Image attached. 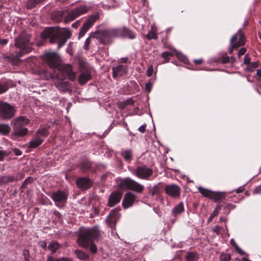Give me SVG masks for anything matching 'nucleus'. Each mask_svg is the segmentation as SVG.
<instances>
[{
  "label": "nucleus",
  "instance_id": "nucleus-1",
  "mask_svg": "<svg viewBox=\"0 0 261 261\" xmlns=\"http://www.w3.org/2000/svg\"><path fill=\"white\" fill-rule=\"evenodd\" d=\"M102 233L97 227L83 229L79 235L77 243L79 246L88 248L90 246V251L93 253L97 252V247L93 243L94 240L97 241L101 237Z\"/></svg>",
  "mask_w": 261,
  "mask_h": 261
},
{
  "label": "nucleus",
  "instance_id": "nucleus-2",
  "mask_svg": "<svg viewBox=\"0 0 261 261\" xmlns=\"http://www.w3.org/2000/svg\"><path fill=\"white\" fill-rule=\"evenodd\" d=\"M71 33L67 29H59L56 27L46 28L42 32L41 36L43 38L49 39L51 43H55L58 41V47L63 46L67 40L70 37Z\"/></svg>",
  "mask_w": 261,
  "mask_h": 261
},
{
  "label": "nucleus",
  "instance_id": "nucleus-3",
  "mask_svg": "<svg viewBox=\"0 0 261 261\" xmlns=\"http://www.w3.org/2000/svg\"><path fill=\"white\" fill-rule=\"evenodd\" d=\"M30 35L26 32H22L15 39L14 45L20 51L16 55V58L19 59L23 55L28 54L32 50L30 43Z\"/></svg>",
  "mask_w": 261,
  "mask_h": 261
},
{
  "label": "nucleus",
  "instance_id": "nucleus-4",
  "mask_svg": "<svg viewBox=\"0 0 261 261\" xmlns=\"http://www.w3.org/2000/svg\"><path fill=\"white\" fill-rule=\"evenodd\" d=\"M119 187L120 189H127L139 193H142L144 189L143 185L129 177L121 179L119 184Z\"/></svg>",
  "mask_w": 261,
  "mask_h": 261
},
{
  "label": "nucleus",
  "instance_id": "nucleus-5",
  "mask_svg": "<svg viewBox=\"0 0 261 261\" xmlns=\"http://www.w3.org/2000/svg\"><path fill=\"white\" fill-rule=\"evenodd\" d=\"M246 39L241 30L233 35L230 40L231 46L229 49V53L231 54L233 49H238L240 46H243L245 43Z\"/></svg>",
  "mask_w": 261,
  "mask_h": 261
},
{
  "label": "nucleus",
  "instance_id": "nucleus-6",
  "mask_svg": "<svg viewBox=\"0 0 261 261\" xmlns=\"http://www.w3.org/2000/svg\"><path fill=\"white\" fill-rule=\"evenodd\" d=\"M16 109L8 103L0 102V117L3 119H10L15 116Z\"/></svg>",
  "mask_w": 261,
  "mask_h": 261
},
{
  "label": "nucleus",
  "instance_id": "nucleus-7",
  "mask_svg": "<svg viewBox=\"0 0 261 261\" xmlns=\"http://www.w3.org/2000/svg\"><path fill=\"white\" fill-rule=\"evenodd\" d=\"M90 8L85 5H82L71 10L64 19V22L67 23L73 20L81 15L88 12Z\"/></svg>",
  "mask_w": 261,
  "mask_h": 261
},
{
  "label": "nucleus",
  "instance_id": "nucleus-8",
  "mask_svg": "<svg viewBox=\"0 0 261 261\" xmlns=\"http://www.w3.org/2000/svg\"><path fill=\"white\" fill-rule=\"evenodd\" d=\"M57 69L61 74L71 81H74L76 79V73L72 70V66L69 64H61L59 65Z\"/></svg>",
  "mask_w": 261,
  "mask_h": 261
},
{
  "label": "nucleus",
  "instance_id": "nucleus-9",
  "mask_svg": "<svg viewBox=\"0 0 261 261\" xmlns=\"http://www.w3.org/2000/svg\"><path fill=\"white\" fill-rule=\"evenodd\" d=\"M133 173L139 178L148 179L152 175L153 170L146 166H138Z\"/></svg>",
  "mask_w": 261,
  "mask_h": 261
},
{
  "label": "nucleus",
  "instance_id": "nucleus-10",
  "mask_svg": "<svg viewBox=\"0 0 261 261\" xmlns=\"http://www.w3.org/2000/svg\"><path fill=\"white\" fill-rule=\"evenodd\" d=\"M45 60L48 66L52 68L57 69L60 64V58L56 53H50L45 55Z\"/></svg>",
  "mask_w": 261,
  "mask_h": 261
},
{
  "label": "nucleus",
  "instance_id": "nucleus-11",
  "mask_svg": "<svg viewBox=\"0 0 261 261\" xmlns=\"http://www.w3.org/2000/svg\"><path fill=\"white\" fill-rule=\"evenodd\" d=\"M98 15L95 14L91 15L88 17L86 21L84 23L83 27L80 29L79 37H83L87 31L90 28L96 20L98 18Z\"/></svg>",
  "mask_w": 261,
  "mask_h": 261
},
{
  "label": "nucleus",
  "instance_id": "nucleus-12",
  "mask_svg": "<svg viewBox=\"0 0 261 261\" xmlns=\"http://www.w3.org/2000/svg\"><path fill=\"white\" fill-rule=\"evenodd\" d=\"M96 35V37L99 38L100 42L104 44L109 43L110 39L113 38L111 29L98 31Z\"/></svg>",
  "mask_w": 261,
  "mask_h": 261
},
{
  "label": "nucleus",
  "instance_id": "nucleus-13",
  "mask_svg": "<svg viewBox=\"0 0 261 261\" xmlns=\"http://www.w3.org/2000/svg\"><path fill=\"white\" fill-rule=\"evenodd\" d=\"M53 200L55 201L56 205L60 206L61 203L66 202L68 197V195L63 191H58L54 192L51 196Z\"/></svg>",
  "mask_w": 261,
  "mask_h": 261
},
{
  "label": "nucleus",
  "instance_id": "nucleus-14",
  "mask_svg": "<svg viewBox=\"0 0 261 261\" xmlns=\"http://www.w3.org/2000/svg\"><path fill=\"white\" fill-rule=\"evenodd\" d=\"M120 216L118 210L115 209L111 211L106 219V223L107 225L111 228L115 229L116 223L117 220L119 219Z\"/></svg>",
  "mask_w": 261,
  "mask_h": 261
},
{
  "label": "nucleus",
  "instance_id": "nucleus-15",
  "mask_svg": "<svg viewBox=\"0 0 261 261\" xmlns=\"http://www.w3.org/2000/svg\"><path fill=\"white\" fill-rule=\"evenodd\" d=\"M166 193L172 197H177L179 196L180 193V187L175 184L166 185L165 187Z\"/></svg>",
  "mask_w": 261,
  "mask_h": 261
},
{
  "label": "nucleus",
  "instance_id": "nucleus-16",
  "mask_svg": "<svg viewBox=\"0 0 261 261\" xmlns=\"http://www.w3.org/2000/svg\"><path fill=\"white\" fill-rule=\"evenodd\" d=\"M13 132L11 134L10 138L13 140H16L20 137L26 136L28 133V129L23 127L12 126Z\"/></svg>",
  "mask_w": 261,
  "mask_h": 261
},
{
  "label": "nucleus",
  "instance_id": "nucleus-17",
  "mask_svg": "<svg viewBox=\"0 0 261 261\" xmlns=\"http://www.w3.org/2000/svg\"><path fill=\"white\" fill-rule=\"evenodd\" d=\"M76 184L78 188L86 190L92 186V181L88 177H79L76 180Z\"/></svg>",
  "mask_w": 261,
  "mask_h": 261
},
{
  "label": "nucleus",
  "instance_id": "nucleus-18",
  "mask_svg": "<svg viewBox=\"0 0 261 261\" xmlns=\"http://www.w3.org/2000/svg\"><path fill=\"white\" fill-rule=\"evenodd\" d=\"M51 78L54 80V84L55 86L61 91H67L69 89V82L67 81H64L63 80H60L58 76L55 77V76L52 75Z\"/></svg>",
  "mask_w": 261,
  "mask_h": 261
},
{
  "label": "nucleus",
  "instance_id": "nucleus-19",
  "mask_svg": "<svg viewBox=\"0 0 261 261\" xmlns=\"http://www.w3.org/2000/svg\"><path fill=\"white\" fill-rule=\"evenodd\" d=\"M136 196L131 192H127L124 196L122 201V205L124 208H127L134 204Z\"/></svg>",
  "mask_w": 261,
  "mask_h": 261
},
{
  "label": "nucleus",
  "instance_id": "nucleus-20",
  "mask_svg": "<svg viewBox=\"0 0 261 261\" xmlns=\"http://www.w3.org/2000/svg\"><path fill=\"white\" fill-rule=\"evenodd\" d=\"M122 193L120 192H113L110 195L108 206L112 207L118 203L122 198Z\"/></svg>",
  "mask_w": 261,
  "mask_h": 261
},
{
  "label": "nucleus",
  "instance_id": "nucleus-21",
  "mask_svg": "<svg viewBox=\"0 0 261 261\" xmlns=\"http://www.w3.org/2000/svg\"><path fill=\"white\" fill-rule=\"evenodd\" d=\"M113 71V77L114 79L120 77L127 72V67L126 66L123 65H119L116 67H113L112 68Z\"/></svg>",
  "mask_w": 261,
  "mask_h": 261
},
{
  "label": "nucleus",
  "instance_id": "nucleus-22",
  "mask_svg": "<svg viewBox=\"0 0 261 261\" xmlns=\"http://www.w3.org/2000/svg\"><path fill=\"white\" fill-rule=\"evenodd\" d=\"M30 120L24 116H19L15 118L11 121L12 126L23 127L28 124Z\"/></svg>",
  "mask_w": 261,
  "mask_h": 261
},
{
  "label": "nucleus",
  "instance_id": "nucleus-23",
  "mask_svg": "<svg viewBox=\"0 0 261 261\" xmlns=\"http://www.w3.org/2000/svg\"><path fill=\"white\" fill-rule=\"evenodd\" d=\"M91 79L90 72L88 70L82 71L79 77V82L81 85L85 84Z\"/></svg>",
  "mask_w": 261,
  "mask_h": 261
},
{
  "label": "nucleus",
  "instance_id": "nucleus-24",
  "mask_svg": "<svg viewBox=\"0 0 261 261\" xmlns=\"http://www.w3.org/2000/svg\"><path fill=\"white\" fill-rule=\"evenodd\" d=\"M43 138H39L35 136L31 140L28 144V147L30 148H36L39 146L43 142Z\"/></svg>",
  "mask_w": 261,
  "mask_h": 261
},
{
  "label": "nucleus",
  "instance_id": "nucleus-25",
  "mask_svg": "<svg viewBox=\"0 0 261 261\" xmlns=\"http://www.w3.org/2000/svg\"><path fill=\"white\" fill-rule=\"evenodd\" d=\"M199 258V254L196 252H188L185 257V261H197Z\"/></svg>",
  "mask_w": 261,
  "mask_h": 261
},
{
  "label": "nucleus",
  "instance_id": "nucleus-26",
  "mask_svg": "<svg viewBox=\"0 0 261 261\" xmlns=\"http://www.w3.org/2000/svg\"><path fill=\"white\" fill-rule=\"evenodd\" d=\"M122 34L121 37H126L130 39H134L136 37L135 34L133 31L125 27L122 28Z\"/></svg>",
  "mask_w": 261,
  "mask_h": 261
},
{
  "label": "nucleus",
  "instance_id": "nucleus-27",
  "mask_svg": "<svg viewBox=\"0 0 261 261\" xmlns=\"http://www.w3.org/2000/svg\"><path fill=\"white\" fill-rule=\"evenodd\" d=\"M48 135L47 129L45 127L38 129L35 133V136L43 139Z\"/></svg>",
  "mask_w": 261,
  "mask_h": 261
},
{
  "label": "nucleus",
  "instance_id": "nucleus-28",
  "mask_svg": "<svg viewBox=\"0 0 261 261\" xmlns=\"http://www.w3.org/2000/svg\"><path fill=\"white\" fill-rule=\"evenodd\" d=\"M11 130L10 126L7 124L0 123V134L3 135H7Z\"/></svg>",
  "mask_w": 261,
  "mask_h": 261
},
{
  "label": "nucleus",
  "instance_id": "nucleus-29",
  "mask_svg": "<svg viewBox=\"0 0 261 261\" xmlns=\"http://www.w3.org/2000/svg\"><path fill=\"white\" fill-rule=\"evenodd\" d=\"M224 196V193L219 192H213L212 191L209 198L214 200L215 201H218Z\"/></svg>",
  "mask_w": 261,
  "mask_h": 261
},
{
  "label": "nucleus",
  "instance_id": "nucleus-30",
  "mask_svg": "<svg viewBox=\"0 0 261 261\" xmlns=\"http://www.w3.org/2000/svg\"><path fill=\"white\" fill-rule=\"evenodd\" d=\"M184 211V204L182 202L179 203L173 209L172 212L174 215H178Z\"/></svg>",
  "mask_w": 261,
  "mask_h": 261
},
{
  "label": "nucleus",
  "instance_id": "nucleus-31",
  "mask_svg": "<svg viewBox=\"0 0 261 261\" xmlns=\"http://www.w3.org/2000/svg\"><path fill=\"white\" fill-rule=\"evenodd\" d=\"M60 247V245L57 242L54 241L48 245V249L53 253L56 252Z\"/></svg>",
  "mask_w": 261,
  "mask_h": 261
},
{
  "label": "nucleus",
  "instance_id": "nucleus-32",
  "mask_svg": "<svg viewBox=\"0 0 261 261\" xmlns=\"http://www.w3.org/2000/svg\"><path fill=\"white\" fill-rule=\"evenodd\" d=\"M75 254L76 255L77 257L80 260H85L89 258L88 254L82 250H75Z\"/></svg>",
  "mask_w": 261,
  "mask_h": 261
},
{
  "label": "nucleus",
  "instance_id": "nucleus-33",
  "mask_svg": "<svg viewBox=\"0 0 261 261\" xmlns=\"http://www.w3.org/2000/svg\"><path fill=\"white\" fill-rule=\"evenodd\" d=\"M121 155L126 161L130 162L132 159V154L130 150H126L121 152Z\"/></svg>",
  "mask_w": 261,
  "mask_h": 261
},
{
  "label": "nucleus",
  "instance_id": "nucleus-34",
  "mask_svg": "<svg viewBox=\"0 0 261 261\" xmlns=\"http://www.w3.org/2000/svg\"><path fill=\"white\" fill-rule=\"evenodd\" d=\"M198 192H200L203 196L207 198H210L212 193V191L204 189L201 187H199L198 188Z\"/></svg>",
  "mask_w": 261,
  "mask_h": 261
},
{
  "label": "nucleus",
  "instance_id": "nucleus-35",
  "mask_svg": "<svg viewBox=\"0 0 261 261\" xmlns=\"http://www.w3.org/2000/svg\"><path fill=\"white\" fill-rule=\"evenodd\" d=\"M44 1V0H28L27 7L28 9H32L35 7L38 4Z\"/></svg>",
  "mask_w": 261,
  "mask_h": 261
},
{
  "label": "nucleus",
  "instance_id": "nucleus-36",
  "mask_svg": "<svg viewBox=\"0 0 261 261\" xmlns=\"http://www.w3.org/2000/svg\"><path fill=\"white\" fill-rule=\"evenodd\" d=\"M62 15L61 11L55 12L51 14V18L55 22H59L62 20Z\"/></svg>",
  "mask_w": 261,
  "mask_h": 261
},
{
  "label": "nucleus",
  "instance_id": "nucleus-37",
  "mask_svg": "<svg viewBox=\"0 0 261 261\" xmlns=\"http://www.w3.org/2000/svg\"><path fill=\"white\" fill-rule=\"evenodd\" d=\"M113 38L114 37H121L122 34V28L118 29H111Z\"/></svg>",
  "mask_w": 261,
  "mask_h": 261
},
{
  "label": "nucleus",
  "instance_id": "nucleus-38",
  "mask_svg": "<svg viewBox=\"0 0 261 261\" xmlns=\"http://www.w3.org/2000/svg\"><path fill=\"white\" fill-rule=\"evenodd\" d=\"M259 63L258 62H254L252 63H250L247 65V68H246V70L251 72L253 71V70L257 68L258 66Z\"/></svg>",
  "mask_w": 261,
  "mask_h": 261
},
{
  "label": "nucleus",
  "instance_id": "nucleus-39",
  "mask_svg": "<svg viewBox=\"0 0 261 261\" xmlns=\"http://www.w3.org/2000/svg\"><path fill=\"white\" fill-rule=\"evenodd\" d=\"M91 167V164L89 162H85L81 164V169L83 172L89 170Z\"/></svg>",
  "mask_w": 261,
  "mask_h": 261
},
{
  "label": "nucleus",
  "instance_id": "nucleus-40",
  "mask_svg": "<svg viewBox=\"0 0 261 261\" xmlns=\"http://www.w3.org/2000/svg\"><path fill=\"white\" fill-rule=\"evenodd\" d=\"M220 208H221V206L220 205H218L216 207L215 210L213 211V212L212 213V214H211V215L209 217L208 220V222L211 221L213 220L214 217H215L216 216H217V215L218 214V212L220 210Z\"/></svg>",
  "mask_w": 261,
  "mask_h": 261
},
{
  "label": "nucleus",
  "instance_id": "nucleus-41",
  "mask_svg": "<svg viewBox=\"0 0 261 261\" xmlns=\"http://www.w3.org/2000/svg\"><path fill=\"white\" fill-rule=\"evenodd\" d=\"M230 258V255L226 253H222L220 256L221 261H229Z\"/></svg>",
  "mask_w": 261,
  "mask_h": 261
},
{
  "label": "nucleus",
  "instance_id": "nucleus-42",
  "mask_svg": "<svg viewBox=\"0 0 261 261\" xmlns=\"http://www.w3.org/2000/svg\"><path fill=\"white\" fill-rule=\"evenodd\" d=\"M47 261H71V260L68 258L63 257L61 258H55L51 256H49L47 258Z\"/></svg>",
  "mask_w": 261,
  "mask_h": 261
},
{
  "label": "nucleus",
  "instance_id": "nucleus-43",
  "mask_svg": "<svg viewBox=\"0 0 261 261\" xmlns=\"http://www.w3.org/2000/svg\"><path fill=\"white\" fill-rule=\"evenodd\" d=\"M219 60L221 63L225 64L230 62V58L226 55H224L220 58Z\"/></svg>",
  "mask_w": 261,
  "mask_h": 261
},
{
  "label": "nucleus",
  "instance_id": "nucleus-44",
  "mask_svg": "<svg viewBox=\"0 0 261 261\" xmlns=\"http://www.w3.org/2000/svg\"><path fill=\"white\" fill-rule=\"evenodd\" d=\"M133 100L132 99H128L127 100L122 102L119 103V106L120 108L123 109L127 105L133 104Z\"/></svg>",
  "mask_w": 261,
  "mask_h": 261
},
{
  "label": "nucleus",
  "instance_id": "nucleus-45",
  "mask_svg": "<svg viewBox=\"0 0 261 261\" xmlns=\"http://www.w3.org/2000/svg\"><path fill=\"white\" fill-rule=\"evenodd\" d=\"M146 37L149 39H157L158 35L153 32L150 31L148 32Z\"/></svg>",
  "mask_w": 261,
  "mask_h": 261
},
{
  "label": "nucleus",
  "instance_id": "nucleus-46",
  "mask_svg": "<svg viewBox=\"0 0 261 261\" xmlns=\"http://www.w3.org/2000/svg\"><path fill=\"white\" fill-rule=\"evenodd\" d=\"M173 56V54L170 52H164L162 54V57L166 60V62L169 61V57Z\"/></svg>",
  "mask_w": 261,
  "mask_h": 261
},
{
  "label": "nucleus",
  "instance_id": "nucleus-47",
  "mask_svg": "<svg viewBox=\"0 0 261 261\" xmlns=\"http://www.w3.org/2000/svg\"><path fill=\"white\" fill-rule=\"evenodd\" d=\"M150 192L152 196L156 195L159 192V188L158 186H155L151 190H150Z\"/></svg>",
  "mask_w": 261,
  "mask_h": 261
},
{
  "label": "nucleus",
  "instance_id": "nucleus-48",
  "mask_svg": "<svg viewBox=\"0 0 261 261\" xmlns=\"http://www.w3.org/2000/svg\"><path fill=\"white\" fill-rule=\"evenodd\" d=\"M153 72V68L152 65H150L147 70L146 74L148 76H151Z\"/></svg>",
  "mask_w": 261,
  "mask_h": 261
},
{
  "label": "nucleus",
  "instance_id": "nucleus-49",
  "mask_svg": "<svg viewBox=\"0 0 261 261\" xmlns=\"http://www.w3.org/2000/svg\"><path fill=\"white\" fill-rule=\"evenodd\" d=\"M246 52V49L244 47L241 48L238 53V56L239 58H241V57L244 55L245 54Z\"/></svg>",
  "mask_w": 261,
  "mask_h": 261
},
{
  "label": "nucleus",
  "instance_id": "nucleus-50",
  "mask_svg": "<svg viewBox=\"0 0 261 261\" xmlns=\"http://www.w3.org/2000/svg\"><path fill=\"white\" fill-rule=\"evenodd\" d=\"M21 178H22V176H20L19 178H15L13 176L8 175V176H7L8 182H13L15 180H18L19 179H20Z\"/></svg>",
  "mask_w": 261,
  "mask_h": 261
},
{
  "label": "nucleus",
  "instance_id": "nucleus-51",
  "mask_svg": "<svg viewBox=\"0 0 261 261\" xmlns=\"http://www.w3.org/2000/svg\"><path fill=\"white\" fill-rule=\"evenodd\" d=\"M250 63V58L249 56L247 54L245 56L244 59V64L246 65H249Z\"/></svg>",
  "mask_w": 261,
  "mask_h": 261
},
{
  "label": "nucleus",
  "instance_id": "nucleus-52",
  "mask_svg": "<svg viewBox=\"0 0 261 261\" xmlns=\"http://www.w3.org/2000/svg\"><path fill=\"white\" fill-rule=\"evenodd\" d=\"M8 89V88L6 85L0 84V94L5 92Z\"/></svg>",
  "mask_w": 261,
  "mask_h": 261
},
{
  "label": "nucleus",
  "instance_id": "nucleus-53",
  "mask_svg": "<svg viewBox=\"0 0 261 261\" xmlns=\"http://www.w3.org/2000/svg\"><path fill=\"white\" fill-rule=\"evenodd\" d=\"M33 181V179L32 177H28L27 178L22 184V187L25 188L26 185L28 184L29 183Z\"/></svg>",
  "mask_w": 261,
  "mask_h": 261
},
{
  "label": "nucleus",
  "instance_id": "nucleus-54",
  "mask_svg": "<svg viewBox=\"0 0 261 261\" xmlns=\"http://www.w3.org/2000/svg\"><path fill=\"white\" fill-rule=\"evenodd\" d=\"M92 36H89L88 38H87L85 41V48L86 49H88V46L90 44V42H91V37H92Z\"/></svg>",
  "mask_w": 261,
  "mask_h": 261
},
{
  "label": "nucleus",
  "instance_id": "nucleus-55",
  "mask_svg": "<svg viewBox=\"0 0 261 261\" xmlns=\"http://www.w3.org/2000/svg\"><path fill=\"white\" fill-rule=\"evenodd\" d=\"M7 183H8L7 176H5L0 177V185H3Z\"/></svg>",
  "mask_w": 261,
  "mask_h": 261
},
{
  "label": "nucleus",
  "instance_id": "nucleus-56",
  "mask_svg": "<svg viewBox=\"0 0 261 261\" xmlns=\"http://www.w3.org/2000/svg\"><path fill=\"white\" fill-rule=\"evenodd\" d=\"M253 193V194H261V184L254 189Z\"/></svg>",
  "mask_w": 261,
  "mask_h": 261
},
{
  "label": "nucleus",
  "instance_id": "nucleus-57",
  "mask_svg": "<svg viewBox=\"0 0 261 261\" xmlns=\"http://www.w3.org/2000/svg\"><path fill=\"white\" fill-rule=\"evenodd\" d=\"M7 155V154L5 151L0 150V161H3L4 156Z\"/></svg>",
  "mask_w": 261,
  "mask_h": 261
},
{
  "label": "nucleus",
  "instance_id": "nucleus-58",
  "mask_svg": "<svg viewBox=\"0 0 261 261\" xmlns=\"http://www.w3.org/2000/svg\"><path fill=\"white\" fill-rule=\"evenodd\" d=\"M151 88H152V84L151 83L148 82L146 84L145 89L147 92H149L151 91Z\"/></svg>",
  "mask_w": 261,
  "mask_h": 261
},
{
  "label": "nucleus",
  "instance_id": "nucleus-59",
  "mask_svg": "<svg viewBox=\"0 0 261 261\" xmlns=\"http://www.w3.org/2000/svg\"><path fill=\"white\" fill-rule=\"evenodd\" d=\"M13 152L16 155L19 156L21 155L22 152L18 148H14Z\"/></svg>",
  "mask_w": 261,
  "mask_h": 261
},
{
  "label": "nucleus",
  "instance_id": "nucleus-60",
  "mask_svg": "<svg viewBox=\"0 0 261 261\" xmlns=\"http://www.w3.org/2000/svg\"><path fill=\"white\" fill-rule=\"evenodd\" d=\"M146 127V124H144L139 127V130L141 133H144L145 131Z\"/></svg>",
  "mask_w": 261,
  "mask_h": 261
},
{
  "label": "nucleus",
  "instance_id": "nucleus-61",
  "mask_svg": "<svg viewBox=\"0 0 261 261\" xmlns=\"http://www.w3.org/2000/svg\"><path fill=\"white\" fill-rule=\"evenodd\" d=\"M8 41L7 39H1L0 38V45H4L7 44Z\"/></svg>",
  "mask_w": 261,
  "mask_h": 261
},
{
  "label": "nucleus",
  "instance_id": "nucleus-62",
  "mask_svg": "<svg viewBox=\"0 0 261 261\" xmlns=\"http://www.w3.org/2000/svg\"><path fill=\"white\" fill-rule=\"evenodd\" d=\"M237 252L241 255H244L245 254V252L242 250L239 246L236 248Z\"/></svg>",
  "mask_w": 261,
  "mask_h": 261
},
{
  "label": "nucleus",
  "instance_id": "nucleus-63",
  "mask_svg": "<svg viewBox=\"0 0 261 261\" xmlns=\"http://www.w3.org/2000/svg\"><path fill=\"white\" fill-rule=\"evenodd\" d=\"M230 243L232 246H233L235 247V248L238 247V245L237 244V243L235 242L234 240L233 239L230 240Z\"/></svg>",
  "mask_w": 261,
  "mask_h": 261
},
{
  "label": "nucleus",
  "instance_id": "nucleus-64",
  "mask_svg": "<svg viewBox=\"0 0 261 261\" xmlns=\"http://www.w3.org/2000/svg\"><path fill=\"white\" fill-rule=\"evenodd\" d=\"M220 230L221 227L219 226H216L213 229L214 231L217 232V233L220 231Z\"/></svg>",
  "mask_w": 261,
  "mask_h": 261
}]
</instances>
